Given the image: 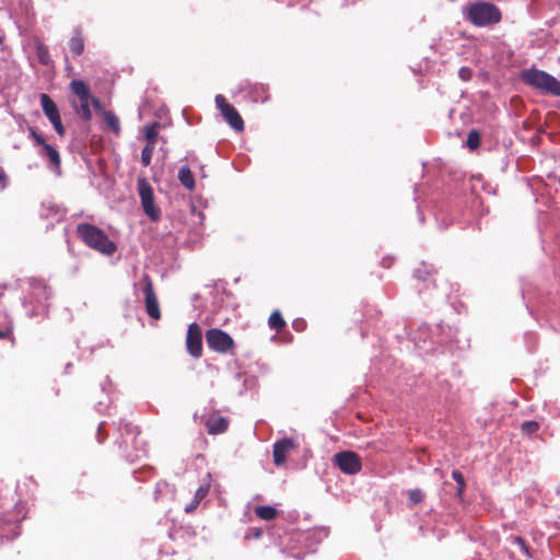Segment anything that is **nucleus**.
I'll use <instances>...</instances> for the list:
<instances>
[{
    "instance_id": "1",
    "label": "nucleus",
    "mask_w": 560,
    "mask_h": 560,
    "mask_svg": "<svg viewBox=\"0 0 560 560\" xmlns=\"http://www.w3.org/2000/svg\"><path fill=\"white\" fill-rule=\"evenodd\" d=\"M30 292L23 300V307L28 317L43 316L48 308L50 290L42 279H28Z\"/></svg>"
},
{
    "instance_id": "2",
    "label": "nucleus",
    "mask_w": 560,
    "mask_h": 560,
    "mask_svg": "<svg viewBox=\"0 0 560 560\" xmlns=\"http://www.w3.org/2000/svg\"><path fill=\"white\" fill-rule=\"evenodd\" d=\"M464 19L477 27H486L501 21V12L494 4L479 0L463 8Z\"/></svg>"
},
{
    "instance_id": "3",
    "label": "nucleus",
    "mask_w": 560,
    "mask_h": 560,
    "mask_svg": "<svg viewBox=\"0 0 560 560\" xmlns=\"http://www.w3.org/2000/svg\"><path fill=\"white\" fill-rule=\"evenodd\" d=\"M522 82L542 94L560 96V81L548 72L535 67L520 73Z\"/></svg>"
},
{
    "instance_id": "4",
    "label": "nucleus",
    "mask_w": 560,
    "mask_h": 560,
    "mask_svg": "<svg viewBox=\"0 0 560 560\" xmlns=\"http://www.w3.org/2000/svg\"><path fill=\"white\" fill-rule=\"evenodd\" d=\"M77 233L89 247L102 254L113 255L116 252L115 243L108 238L104 231L95 225L80 223L77 226Z\"/></svg>"
},
{
    "instance_id": "5",
    "label": "nucleus",
    "mask_w": 560,
    "mask_h": 560,
    "mask_svg": "<svg viewBox=\"0 0 560 560\" xmlns=\"http://www.w3.org/2000/svg\"><path fill=\"white\" fill-rule=\"evenodd\" d=\"M138 192L145 215L153 222L161 219V209L155 205L153 188L145 178L138 179Z\"/></svg>"
},
{
    "instance_id": "6",
    "label": "nucleus",
    "mask_w": 560,
    "mask_h": 560,
    "mask_svg": "<svg viewBox=\"0 0 560 560\" xmlns=\"http://www.w3.org/2000/svg\"><path fill=\"white\" fill-rule=\"evenodd\" d=\"M28 137L34 140L35 145L40 147L42 150L38 151L39 156L44 160H47L50 167L59 174L61 160L57 149L48 144L44 137L33 127L28 128Z\"/></svg>"
},
{
    "instance_id": "7",
    "label": "nucleus",
    "mask_w": 560,
    "mask_h": 560,
    "mask_svg": "<svg viewBox=\"0 0 560 560\" xmlns=\"http://www.w3.org/2000/svg\"><path fill=\"white\" fill-rule=\"evenodd\" d=\"M332 463L346 475H355L362 468L360 456L352 451L336 453L332 457Z\"/></svg>"
},
{
    "instance_id": "8",
    "label": "nucleus",
    "mask_w": 560,
    "mask_h": 560,
    "mask_svg": "<svg viewBox=\"0 0 560 560\" xmlns=\"http://www.w3.org/2000/svg\"><path fill=\"white\" fill-rule=\"evenodd\" d=\"M214 101L217 108L221 112V115L229 126L235 131H243L244 121L235 107L229 104L226 98L221 94H218Z\"/></svg>"
},
{
    "instance_id": "9",
    "label": "nucleus",
    "mask_w": 560,
    "mask_h": 560,
    "mask_svg": "<svg viewBox=\"0 0 560 560\" xmlns=\"http://www.w3.org/2000/svg\"><path fill=\"white\" fill-rule=\"evenodd\" d=\"M140 285L144 295V304L147 314L153 319H160L161 312L156 294L153 289V283L148 275H143Z\"/></svg>"
},
{
    "instance_id": "10",
    "label": "nucleus",
    "mask_w": 560,
    "mask_h": 560,
    "mask_svg": "<svg viewBox=\"0 0 560 560\" xmlns=\"http://www.w3.org/2000/svg\"><path fill=\"white\" fill-rule=\"evenodd\" d=\"M206 341L211 350L220 353H225L234 347L232 337L219 328L209 329L206 332Z\"/></svg>"
},
{
    "instance_id": "11",
    "label": "nucleus",
    "mask_w": 560,
    "mask_h": 560,
    "mask_svg": "<svg viewBox=\"0 0 560 560\" xmlns=\"http://www.w3.org/2000/svg\"><path fill=\"white\" fill-rule=\"evenodd\" d=\"M40 105L45 116L54 126L57 135L63 137L66 135V129L62 125L61 117L55 102L49 95L43 93L40 94Z\"/></svg>"
},
{
    "instance_id": "12",
    "label": "nucleus",
    "mask_w": 560,
    "mask_h": 560,
    "mask_svg": "<svg viewBox=\"0 0 560 560\" xmlns=\"http://www.w3.org/2000/svg\"><path fill=\"white\" fill-rule=\"evenodd\" d=\"M299 446L296 439L283 438L275 442L272 456L276 466H282L287 462L289 453Z\"/></svg>"
},
{
    "instance_id": "13",
    "label": "nucleus",
    "mask_w": 560,
    "mask_h": 560,
    "mask_svg": "<svg viewBox=\"0 0 560 560\" xmlns=\"http://www.w3.org/2000/svg\"><path fill=\"white\" fill-rule=\"evenodd\" d=\"M187 351L194 358H200L202 354V334L200 327L192 323L188 326L186 338Z\"/></svg>"
},
{
    "instance_id": "14",
    "label": "nucleus",
    "mask_w": 560,
    "mask_h": 560,
    "mask_svg": "<svg viewBox=\"0 0 560 560\" xmlns=\"http://www.w3.org/2000/svg\"><path fill=\"white\" fill-rule=\"evenodd\" d=\"M296 540L303 542L305 548L311 552L314 547L328 536L325 528H312L303 533H298Z\"/></svg>"
},
{
    "instance_id": "15",
    "label": "nucleus",
    "mask_w": 560,
    "mask_h": 560,
    "mask_svg": "<svg viewBox=\"0 0 560 560\" xmlns=\"http://www.w3.org/2000/svg\"><path fill=\"white\" fill-rule=\"evenodd\" d=\"M206 427L209 434H221L226 431L229 421L224 417H211L207 419Z\"/></svg>"
},
{
    "instance_id": "16",
    "label": "nucleus",
    "mask_w": 560,
    "mask_h": 560,
    "mask_svg": "<svg viewBox=\"0 0 560 560\" xmlns=\"http://www.w3.org/2000/svg\"><path fill=\"white\" fill-rule=\"evenodd\" d=\"M69 48L74 57L81 56L84 51V39L80 27H75L69 40Z\"/></svg>"
},
{
    "instance_id": "17",
    "label": "nucleus",
    "mask_w": 560,
    "mask_h": 560,
    "mask_svg": "<svg viewBox=\"0 0 560 560\" xmlns=\"http://www.w3.org/2000/svg\"><path fill=\"white\" fill-rule=\"evenodd\" d=\"M119 431H120V434L122 438V443H125V444H128L129 442L136 443L137 434L139 433L137 427H135L133 424H131L129 422L121 421L119 423Z\"/></svg>"
},
{
    "instance_id": "18",
    "label": "nucleus",
    "mask_w": 560,
    "mask_h": 560,
    "mask_svg": "<svg viewBox=\"0 0 560 560\" xmlns=\"http://www.w3.org/2000/svg\"><path fill=\"white\" fill-rule=\"evenodd\" d=\"M71 91L79 97L80 100L92 98L90 93V89L88 84L82 80H72L70 83Z\"/></svg>"
},
{
    "instance_id": "19",
    "label": "nucleus",
    "mask_w": 560,
    "mask_h": 560,
    "mask_svg": "<svg viewBox=\"0 0 560 560\" xmlns=\"http://www.w3.org/2000/svg\"><path fill=\"white\" fill-rule=\"evenodd\" d=\"M178 179L188 190H192L195 188L194 175L188 166L185 165L179 168Z\"/></svg>"
},
{
    "instance_id": "20",
    "label": "nucleus",
    "mask_w": 560,
    "mask_h": 560,
    "mask_svg": "<svg viewBox=\"0 0 560 560\" xmlns=\"http://www.w3.org/2000/svg\"><path fill=\"white\" fill-rule=\"evenodd\" d=\"M256 515L264 521H272L277 517L278 511L270 505H261L255 509Z\"/></svg>"
},
{
    "instance_id": "21",
    "label": "nucleus",
    "mask_w": 560,
    "mask_h": 560,
    "mask_svg": "<svg viewBox=\"0 0 560 560\" xmlns=\"http://www.w3.org/2000/svg\"><path fill=\"white\" fill-rule=\"evenodd\" d=\"M250 97L253 100V102H260V103H265L266 101H268L269 98V95L267 93V89L265 88V85L260 84V85H255L250 92Z\"/></svg>"
},
{
    "instance_id": "22",
    "label": "nucleus",
    "mask_w": 560,
    "mask_h": 560,
    "mask_svg": "<svg viewBox=\"0 0 560 560\" xmlns=\"http://www.w3.org/2000/svg\"><path fill=\"white\" fill-rule=\"evenodd\" d=\"M104 119L107 127L116 135L120 131V122L118 117L113 112H104Z\"/></svg>"
},
{
    "instance_id": "23",
    "label": "nucleus",
    "mask_w": 560,
    "mask_h": 560,
    "mask_svg": "<svg viewBox=\"0 0 560 560\" xmlns=\"http://www.w3.org/2000/svg\"><path fill=\"white\" fill-rule=\"evenodd\" d=\"M268 324H269L270 328L276 329V330L279 331V330H281L284 327L285 322H284L281 313L279 311H275L270 315Z\"/></svg>"
},
{
    "instance_id": "24",
    "label": "nucleus",
    "mask_w": 560,
    "mask_h": 560,
    "mask_svg": "<svg viewBox=\"0 0 560 560\" xmlns=\"http://www.w3.org/2000/svg\"><path fill=\"white\" fill-rule=\"evenodd\" d=\"M158 127L159 124L147 125L144 127V137L147 139V143H152L155 145L156 137H158Z\"/></svg>"
},
{
    "instance_id": "25",
    "label": "nucleus",
    "mask_w": 560,
    "mask_h": 560,
    "mask_svg": "<svg viewBox=\"0 0 560 560\" xmlns=\"http://www.w3.org/2000/svg\"><path fill=\"white\" fill-rule=\"evenodd\" d=\"M452 478L457 485L456 494L458 498H462L466 483L463 474L459 470H453L452 471Z\"/></svg>"
},
{
    "instance_id": "26",
    "label": "nucleus",
    "mask_w": 560,
    "mask_h": 560,
    "mask_svg": "<svg viewBox=\"0 0 560 560\" xmlns=\"http://www.w3.org/2000/svg\"><path fill=\"white\" fill-rule=\"evenodd\" d=\"M155 145L147 143L141 151V163L143 166H149L152 160Z\"/></svg>"
},
{
    "instance_id": "27",
    "label": "nucleus",
    "mask_w": 560,
    "mask_h": 560,
    "mask_svg": "<svg viewBox=\"0 0 560 560\" xmlns=\"http://www.w3.org/2000/svg\"><path fill=\"white\" fill-rule=\"evenodd\" d=\"M36 55L42 65H45V66L49 65L50 56H49L48 48L45 45H43V44L37 45Z\"/></svg>"
},
{
    "instance_id": "28",
    "label": "nucleus",
    "mask_w": 560,
    "mask_h": 560,
    "mask_svg": "<svg viewBox=\"0 0 560 560\" xmlns=\"http://www.w3.org/2000/svg\"><path fill=\"white\" fill-rule=\"evenodd\" d=\"M90 103H91L90 98L80 100V108L78 109V113L80 114L81 118L84 120H90L92 118Z\"/></svg>"
},
{
    "instance_id": "29",
    "label": "nucleus",
    "mask_w": 560,
    "mask_h": 560,
    "mask_svg": "<svg viewBox=\"0 0 560 560\" xmlns=\"http://www.w3.org/2000/svg\"><path fill=\"white\" fill-rule=\"evenodd\" d=\"M467 147L471 150H475L479 147L480 144V136L478 133L477 130H471L469 133H468V137H467Z\"/></svg>"
},
{
    "instance_id": "30",
    "label": "nucleus",
    "mask_w": 560,
    "mask_h": 560,
    "mask_svg": "<svg viewBox=\"0 0 560 560\" xmlns=\"http://www.w3.org/2000/svg\"><path fill=\"white\" fill-rule=\"evenodd\" d=\"M539 424L536 421H525L522 424V431L526 434H533L537 432Z\"/></svg>"
},
{
    "instance_id": "31",
    "label": "nucleus",
    "mask_w": 560,
    "mask_h": 560,
    "mask_svg": "<svg viewBox=\"0 0 560 560\" xmlns=\"http://www.w3.org/2000/svg\"><path fill=\"white\" fill-rule=\"evenodd\" d=\"M209 492V486L208 485H201L195 492L194 500L196 503H200L201 500L208 494Z\"/></svg>"
},
{
    "instance_id": "32",
    "label": "nucleus",
    "mask_w": 560,
    "mask_h": 560,
    "mask_svg": "<svg viewBox=\"0 0 560 560\" xmlns=\"http://www.w3.org/2000/svg\"><path fill=\"white\" fill-rule=\"evenodd\" d=\"M430 273H431V270L429 269V267L427 265H422L421 268H418L415 270L413 277L417 278L418 280L425 281L427 277Z\"/></svg>"
},
{
    "instance_id": "33",
    "label": "nucleus",
    "mask_w": 560,
    "mask_h": 560,
    "mask_svg": "<svg viewBox=\"0 0 560 560\" xmlns=\"http://www.w3.org/2000/svg\"><path fill=\"white\" fill-rule=\"evenodd\" d=\"M514 542L518 546V548L522 552H524L527 557H530L529 548H528L526 541L522 537H520V536L515 537Z\"/></svg>"
},
{
    "instance_id": "34",
    "label": "nucleus",
    "mask_w": 560,
    "mask_h": 560,
    "mask_svg": "<svg viewBox=\"0 0 560 560\" xmlns=\"http://www.w3.org/2000/svg\"><path fill=\"white\" fill-rule=\"evenodd\" d=\"M458 77L463 80V81H469L472 77V70L468 67H462L459 68L458 70Z\"/></svg>"
},
{
    "instance_id": "35",
    "label": "nucleus",
    "mask_w": 560,
    "mask_h": 560,
    "mask_svg": "<svg viewBox=\"0 0 560 560\" xmlns=\"http://www.w3.org/2000/svg\"><path fill=\"white\" fill-rule=\"evenodd\" d=\"M423 497H424L423 492L419 489H415L409 492V499L413 503L421 502L423 500Z\"/></svg>"
},
{
    "instance_id": "36",
    "label": "nucleus",
    "mask_w": 560,
    "mask_h": 560,
    "mask_svg": "<svg viewBox=\"0 0 560 560\" xmlns=\"http://www.w3.org/2000/svg\"><path fill=\"white\" fill-rule=\"evenodd\" d=\"M262 535V530L260 528H249L245 534V539H258Z\"/></svg>"
},
{
    "instance_id": "37",
    "label": "nucleus",
    "mask_w": 560,
    "mask_h": 560,
    "mask_svg": "<svg viewBox=\"0 0 560 560\" xmlns=\"http://www.w3.org/2000/svg\"><path fill=\"white\" fill-rule=\"evenodd\" d=\"M7 180H8L7 174L3 171V168L0 167V190H3L7 187Z\"/></svg>"
},
{
    "instance_id": "38",
    "label": "nucleus",
    "mask_w": 560,
    "mask_h": 560,
    "mask_svg": "<svg viewBox=\"0 0 560 560\" xmlns=\"http://www.w3.org/2000/svg\"><path fill=\"white\" fill-rule=\"evenodd\" d=\"M141 454H136L135 456H131V455H127V458L130 460V462H133V460H138L140 459L142 456H145L147 454V451L145 450H141L140 451Z\"/></svg>"
},
{
    "instance_id": "39",
    "label": "nucleus",
    "mask_w": 560,
    "mask_h": 560,
    "mask_svg": "<svg viewBox=\"0 0 560 560\" xmlns=\"http://www.w3.org/2000/svg\"><path fill=\"white\" fill-rule=\"evenodd\" d=\"M90 102H91V104L93 105V107L95 109H101L102 108V104H101L98 98L92 96V98H90Z\"/></svg>"
},
{
    "instance_id": "40",
    "label": "nucleus",
    "mask_w": 560,
    "mask_h": 560,
    "mask_svg": "<svg viewBox=\"0 0 560 560\" xmlns=\"http://www.w3.org/2000/svg\"><path fill=\"white\" fill-rule=\"evenodd\" d=\"M303 326H304V322L303 320L296 319V320L293 322V328L296 329V330H302Z\"/></svg>"
},
{
    "instance_id": "41",
    "label": "nucleus",
    "mask_w": 560,
    "mask_h": 560,
    "mask_svg": "<svg viewBox=\"0 0 560 560\" xmlns=\"http://www.w3.org/2000/svg\"><path fill=\"white\" fill-rule=\"evenodd\" d=\"M198 504L199 503H196L195 501H192L190 504L186 505L185 511L187 513H190L197 508Z\"/></svg>"
},
{
    "instance_id": "42",
    "label": "nucleus",
    "mask_w": 560,
    "mask_h": 560,
    "mask_svg": "<svg viewBox=\"0 0 560 560\" xmlns=\"http://www.w3.org/2000/svg\"><path fill=\"white\" fill-rule=\"evenodd\" d=\"M9 334H10L9 329H4V330L0 329V339L5 338Z\"/></svg>"
},
{
    "instance_id": "43",
    "label": "nucleus",
    "mask_w": 560,
    "mask_h": 560,
    "mask_svg": "<svg viewBox=\"0 0 560 560\" xmlns=\"http://www.w3.org/2000/svg\"><path fill=\"white\" fill-rule=\"evenodd\" d=\"M382 265H383L384 267H386V268H387V267H389V266H390V261H389L387 258H384V259L382 260Z\"/></svg>"
},
{
    "instance_id": "44",
    "label": "nucleus",
    "mask_w": 560,
    "mask_h": 560,
    "mask_svg": "<svg viewBox=\"0 0 560 560\" xmlns=\"http://www.w3.org/2000/svg\"><path fill=\"white\" fill-rule=\"evenodd\" d=\"M293 557L299 559V560L303 559V556H300V555H293Z\"/></svg>"
},
{
    "instance_id": "45",
    "label": "nucleus",
    "mask_w": 560,
    "mask_h": 560,
    "mask_svg": "<svg viewBox=\"0 0 560 560\" xmlns=\"http://www.w3.org/2000/svg\"><path fill=\"white\" fill-rule=\"evenodd\" d=\"M161 486H162V483H158V490H156V493L160 491ZM163 486H166V485H165V483H163Z\"/></svg>"
},
{
    "instance_id": "46",
    "label": "nucleus",
    "mask_w": 560,
    "mask_h": 560,
    "mask_svg": "<svg viewBox=\"0 0 560 560\" xmlns=\"http://www.w3.org/2000/svg\"><path fill=\"white\" fill-rule=\"evenodd\" d=\"M419 219H420L421 222H423L424 218H423L422 213L419 214Z\"/></svg>"
},
{
    "instance_id": "47",
    "label": "nucleus",
    "mask_w": 560,
    "mask_h": 560,
    "mask_svg": "<svg viewBox=\"0 0 560 560\" xmlns=\"http://www.w3.org/2000/svg\"><path fill=\"white\" fill-rule=\"evenodd\" d=\"M102 425H103L102 423L98 425V432H97V435H100V434H101Z\"/></svg>"
},
{
    "instance_id": "48",
    "label": "nucleus",
    "mask_w": 560,
    "mask_h": 560,
    "mask_svg": "<svg viewBox=\"0 0 560 560\" xmlns=\"http://www.w3.org/2000/svg\"><path fill=\"white\" fill-rule=\"evenodd\" d=\"M2 40H3V36H2V35H0V44L2 43Z\"/></svg>"
}]
</instances>
